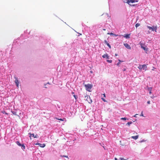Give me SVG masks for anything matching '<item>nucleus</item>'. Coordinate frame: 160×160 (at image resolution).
Masks as SVG:
<instances>
[{"instance_id":"c756f323","label":"nucleus","mask_w":160,"mask_h":160,"mask_svg":"<svg viewBox=\"0 0 160 160\" xmlns=\"http://www.w3.org/2000/svg\"><path fill=\"white\" fill-rule=\"evenodd\" d=\"M120 64V62H118V63L117 64V65L118 66H119V65Z\"/></svg>"},{"instance_id":"f704fd0d","label":"nucleus","mask_w":160,"mask_h":160,"mask_svg":"<svg viewBox=\"0 0 160 160\" xmlns=\"http://www.w3.org/2000/svg\"><path fill=\"white\" fill-rule=\"evenodd\" d=\"M123 71H125L126 70V69L125 68L124 69L122 70Z\"/></svg>"},{"instance_id":"393cba45","label":"nucleus","mask_w":160,"mask_h":160,"mask_svg":"<svg viewBox=\"0 0 160 160\" xmlns=\"http://www.w3.org/2000/svg\"><path fill=\"white\" fill-rule=\"evenodd\" d=\"M121 120H126V119L125 118H121Z\"/></svg>"},{"instance_id":"7c9ffc66","label":"nucleus","mask_w":160,"mask_h":160,"mask_svg":"<svg viewBox=\"0 0 160 160\" xmlns=\"http://www.w3.org/2000/svg\"><path fill=\"white\" fill-rule=\"evenodd\" d=\"M150 101H148L147 102V103L148 104H150Z\"/></svg>"},{"instance_id":"0eeeda50","label":"nucleus","mask_w":160,"mask_h":160,"mask_svg":"<svg viewBox=\"0 0 160 160\" xmlns=\"http://www.w3.org/2000/svg\"><path fill=\"white\" fill-rule=\"evenodd\" d=\"M15 82L17 86L18 87L19 84V82L18 80V78L16 77H15Z\"/></svg>"},{"instance_id":"f3484780","label":"nucleus","mask_w":160,"mask_h":160,"mask_svg":"<svg viewBox=\"0 0 160 160\" xmlns=\"http://www.w3.org/2000/svg\"><path fill=\"white\" fill-rule=\"evenodd\" d=\"M140 25V24L139 23H137L135 25V27L136 28H137L138 27H139Z\"/></svg>"},{"instance_id":"4468645a","label":"nucleus","mask_w":160,"mask_h":160,"mask_svg":"<svg viewBox=\"0 0 160 160\" xmlns=\"http://www.w3.org/2000/svg\"><path fill=\"white\" fill-rule=\"evenodd\" d=\"M148 90L149 91V93L151 94L152 93V88L150 87L148 88Z\"/></svg>"},{"instance_id":"ddd939ff","label":"nucleus","mask_w":160,"mask_h":160,"mask_svg":"<svg viewBox=\"0 0 160 160\" xmlns=\"http://www.w3.org/2000/svg\"><path fill=\"white\" fill-rule=\"evenodd\" d=\"M131 138H132L133 139H134L136 140L138 138V135H137V136H132L131 137Z\"/></svg>"},{"instance_id":"f03ea898","label":"nucleus","mask_w":160,"mask_h":160,"mask_svg":"<svg viewBox=\"0 0 160 160\" xmlns=\"http://www.w3.org/2000/svg\"><path fill=\"white\" fill-rule=\"evenodd\" d=\"M138 68L140 70H141L143 69V70H145V71H146L147 68V66L146 65L144 64L142 65H139Z\"/></svg>"},{"instance_id":"e433bc0d","label":"nucleus","mask_w":160,"mask_h":160,"mask_svg":"<svg viewBox=\"0 0 160 160\" xmlns=\"http://www.w3.org/2000/svg\"><path fill=\"white\" fill-rule=\"evenodd\" d=\"M103 95H104V97H106V96H105V94H103Z\"/></svg>"},{"instance_id":"bb28decb","label":"nucleus","mask_w":160,"mask_h":160,"mask_svg":"<svg viewBox=\"0 0 160 160\" xmlns=\"http://www.w3.org/2000/svg\"><path fill=\"white\" fill-rule=\"evenodd\" d=\"M108 34H110V35H114V34L112 33H108Z\"/></svg>"},{"instance_id":"aec40b11","label":"nucleus","mask_w":160,"mask_h":160,"mask_svg":"<svg viewBox=\"0 0 160 160\" xmlns=\"http://www.w3.org/2000/svg\"><path fill=\"white\" fill-rule=\"evenodd\" d=\"M56 119L57 120H60V121H64V119L65 118H63V119H62V118H56Z\"/></svg>"},{"instance_id":"9d476101","label":"nucleus","mask_w":160,"mask_h":160,"mask_svg":"<svg viewBox=\"0 0 160 160\" xmlns=\"http://www.w3.org/2000/svg\"><path fill=\"white\" fill-rule=\"evenodd\" d=\"M136 2H137V1L135 0H128L127 1V3L129 4L130 2L133 3Z\"/></svg>"},{"instance_id":"6e6552de","label":"nucleus","mask_w":160,"mask_h":160,"mask_svg":"<svg viewBox=\"0 0 160 160\" xmlns=\"http://www.w3.org/2000/svg\"><path fill=\"white\" fill-rule=\"evenodd\" d=\"M87 101L89 103H91L92 102V100L91 99L90 97H88L87 96Z\"/></svg>"},{"instance_id":"5701e85b","label":"nucleus","mask_w":160,"mask_h":160,"mask_svg":"<svg viewBox=\"0 0 160 160\" xmlns=\"http://www.w3.org/2000/svg\"><path fill=\"white\" fill-rule=\"evenodd\" d=\"M2 113L3 114H8V113L7 112H6L5 111H2Z\"/></svg>"},{"instance_id":"dca6fc26","label":"nucleus","mask_w":160,"mask_h":160,"mask_svg":"<svg viewBox=\"0 0 160 160\" xmlns=\"http://www.w3.org/2000/svg\"><path fill=\"white\" fill-rule=\"evenodd\" d=\"M21 147H22V149L23 150H24L25 149V146H24V144H22V146H21Z\"/></svg>"},{"instance_id":"72a5a7b5","label":"nucleus","mask_w":160,"mask_h":160,"mask_svg":"<svg viewBox=\"0 0 160 160\" xmlns=\"http://www.w3.org/2000/svg\"><path fill=\"white\" fill-rule=\"evenodd\" d=\"M114 36H118V35H116V34H115L114 35H113Z\"/></svg>"},{"instance_id":"a19ab883","label":"nucleus","mask_w":160,"mask_h":160,"mask_svg":"<svg viewBox=\"0 0 160 160\" xmlns=\"http://www.w3.org/2000/svg\"><path fill=\"white\" fill-rule=\"evenodd\" d=\"M103 30H105V29H103Z\"/></svg>"},{"instance_id":"f257e3e1","label":"nucleus","mask_w":160,"mask_h":160,"mask_svg":"<svg viewBox=\"0 0 160 160\" xmlns=\"http://www.w3.org/2000/svg\"><path fill=\"white\" fill-rule=\"evenodd\" d=\"M85 87L87 91L89 92H91L90 90L92 87V85L90 84H85Z\"/></svg>"},{"instance_id":"a878e982","label":"nucleus","mask_w":160,"mask_h":160,"mask_svg":"<svg viewBox=\"0 0 160 160\" xmlns=\"http://www.w3.org/2000/svg\"><path fill=\"white\" fill-rule=\"evenodd\" d=\"M102 100L104 102H106V100H105V99H104V98H102Z\"/></svg>"},{"instance_id":"1a4fd4ad","label":"nucleus","mask_w":160,"mask_h":160,"mask_svg":"<svg viewBox=\"0 0 160 160\" xmlns=\"http://www.w3.org/2000/svg\"><path fill=\"white\" fill-rule=\"evenodd\" d=\"M102 57L103 58H106L107 59H109V56L108 55V54H105L103 55H102Z\"/></svg>"},{"instance_id":"473e14b6","label":"nucleus","mask_w":160,"mask_h":160,"mask_svg":"<svg viewBox=\"0 0 160 160\" xmlns=\"http://www.w3.org/2000/svg\"><path fill=\"white\" fill-rule=\"evenodd\" d=\"M138 114H135L134 116V117H137V116L138 115Z\"/></svg>"},{"instance_id":"a211bd4d","label":"nucleus","mask_w":160,"mask_h":160,"mask_svg":"<svg viewBox=\"0 0 160 160\" xmlns=\"http://www.w3.org/2000/svg\"><path fill=\"white\" fill-rule=\"evenodd\" d=\"M125 37H126L127 38H129V34H125Z\"/></svg>"},{"instance_id":"423d86ee","label":"nucleus","mask_w":160,"mask_h":160,"mask_svg":"<svg viewBox=\"0 0 160 160\" xmlns=\"http://www.w3.org/2000/svg\"><path fill=\"white\" fill-rule=\"evenodd\" d=\"M29 134H30V138L31 139V137L32 136L34 138H38V135L37 134L36 135H34V134L33 133L31 134V133H29Z\"/></svg>"},{"instance_id":"cd10ccee","label":"nucleus","mask_w":160,"mask_h":160,"mask_svg":"<svg viewBox=\"0 0 160 160\" xmlns=\"http://www.w3.org/2000/svg\"><path fill=\"white\" fill-rule=\"evenodd\" d=\"M140 116H143V112H142L141 113V114L140 115Z\"/></svg>"},{"instance_id":"39448f33","label":"nucleus","mask_w":160,"mask_h":160,"mask_svg":"<svg viewBox=\"0 0 160 160\" xmlns=\"http://www.w3.org/2000/svg\"><path fill=\"white\" fill-rule=\"evenodd\" d=\"M124 45L125 47L126 48L129 49H131V47L130 46V45L128 43H124Z\"/></svg>"},{"instance_id":"c9c22d12","label":"nucleus","mask_w":160,"mask_h":160,"mask_svg":"<svg viewBox=\"0 0 160 160\" xmlns=\"http://www.w3.org/2000/svg\"><path fill=\"white\" fill-rule=\"evenodd\" d=\"M119 60V62H122V61H121V60Z\"/></svg>"},{"instance_id":"2eb2a0df","label":"nucleus","mask_w":160,"mask_h":160,"mask_svg":"<svg viewBox=\"0 0 160 160\" xmlns=\"http://www.w3.org/2000/svg\"><path fill=\"white\" fill-rule=\"evenodd\" d=\"M16 143L19 146H21L22 144H21L19 141H17Z\"/></svg>"},{"instance_id":"20e7f679","label":"nucleus","mask_w":160,"mask_h":160,"mask_svg":"<svg viewBox=\"0 0 160 160\" xmlns=\"http://www.w3.org/2000/svg\"><path fill=\"white\" fill-rule=\"evenodd\" d=\"M35 144L36 145H38L41 148H44L45 146V144L44 143L42 144L40 143H37Z\"/></svg>"},{"instance_id":"6ab92c4d","label":"nucleus","mask_w":160,"mask_h":160,"mask_svg":"<svg viewBox=\"0 0 160 160\" xmlns=\"http://www.w3.org/2000/svg\"><path fill=\"white\" fill-rule=\"evenodd\" d=\"M132 123V122H128L127 123V125H128L129 126Z\"/></svg>"},{"instance_id":"4be33fe9","label":"nucleus","mask_w":160,"mask_h":160,"mask_svg":"<svg viewBox=\"0 0 160 160\" xmlns=\"http://www.w3.org/2000/svg\"><path fill=\"white\" fill-rule=\"evenodd\" d=\"M107 61L110 63H111L112 62V60H107Z\"/></svg>"},{"instance_id":"ea45409f","label":"nucleus","mask_w":160,"mask_h":160,"mask_svg":"<svg viewBox=\"0 0 160 160\" xmlns=\"http://www.w3.org/2000/svg\"><path fill=\"white\" fill-rule=\"evenodd\" d=\"M105 16L106 17V16H108L107 15H105Z\"/></svg>"},{"instance_id":"58836bf2","label":"nucleus","mask_w":160,"mask_h":160,"mask_svg":"<svg viewBox=\"0 0 160 160\" xmlns=\"http://www.w3.org/2000/svg\"><path fill=\"white\" fill-rule=\"evenodd\" d=\"M115 55L116 56H117V54H115Z\"/></svg>"},{"instance_id":"7ed1b4c3","label":"nucleus","mask_w":160,"mask_h":160,"mask_svg":"<svg viewBox=\"0 0 160 160\" xmlns=\"http://www.w3.org/2000/svg\"><path fill=\"white\" fill-rule=\"evenodd\" d=\"M147 28L150 30H151L152 31H154L155 32H157V26H153L152 27H151L149 26H147Z\"/></svg>"},{"instance_id":"4c0bfd02","label":"nucleus","mask_w":160,"mask_h":160,"mask_svg":"<svg viewBox=\"0 0 160 160\" xmlns=\"http://www.w3.org/2000/svg\"><path fill=\"white\" fill-rule=\"evenodd\" d=\"M115 160H118V159H117V158H115Z\"/></svg>"},{"instance_id":"412c9836","label":"nucleus","mask_w":160,"mask_h":160,"mask_svg":"<svg viewBox=\"0 0 160 160\" xmlns=\"http://www.w3.org/2000/svg\"><path fill=\"white\" fill-rule=\"evenodd\" d=\"M73 96L74 97V98H75V99L76 100H77V99L78 98V96H76L75 95H73Z\"/></svg>"},{"instance_id":"2f4dec72","label":"nucleus","mask_w":160,"mask_h":160,"mask_svg":"<svg viewBox=\"0 0 160 160\" xmlns=\"http://www.w3.org/2000/svg\"><path fill=\"white\" fill-rule=\"evenodd\" d=\"M121 160H124L123 159V158H120Z\"/></svg>"},{"instance_id":"9b49d317","label":"nucleus","mask_w":160,"mask_h":160,"mask_svg":"<svg viewBox=\"0 0 160 160\" xmlns=\"http://www.w3.org/2000/svg\"><path fill=\"white\" fill-rule=\"evenodd\" d=\"M141 48L144 49V50L146 51H147L148 50V49L147 48H146L145 47H144L143 46V45L142 44H141Z\"/></svg>"},{"instance_id":"f8f14e48","label":"nucleus","mask_w":160,"mask_h":160,"mask_svg":"<svg viewBox=\"0 0 160 160\" xmlns=\"http://www.w3.org/2000/svg\"><path fill=\"white\" fill-rule=\"evenodd\" d=\"M104 42L109 47V48L111 49V47L109 44L108 43L106 40L104 41Z\"/></svg>"},{"instance_id":"c85d7f7f","label":"nucleus","mask_w":160,"mask_h":160,"mask_svg":"<svg viewBox=\"0 0 160 160\" xmlns=\"http://www.w3.org/2000/svg\"><path fill=\"white\" fill-rule=\"evenodd\" d=\"M62 157H66V158H68V156H65H65H64V155H63V156H62Z\"/></svg>"},{"instance_id":"b1692460","label":"nucleus","mask_w":160,"mask_h":160,"mask_svg":"<svg viewBox=\"0 0 160 160\" xmlns=\"http://www.w3.org/2000/svg\"><path fill=\"white\" fill-rule=\"evenodd\" d=\"M12 113L15 115H16V113L15 112H12Z\"/></svg>"}]
</instances>
